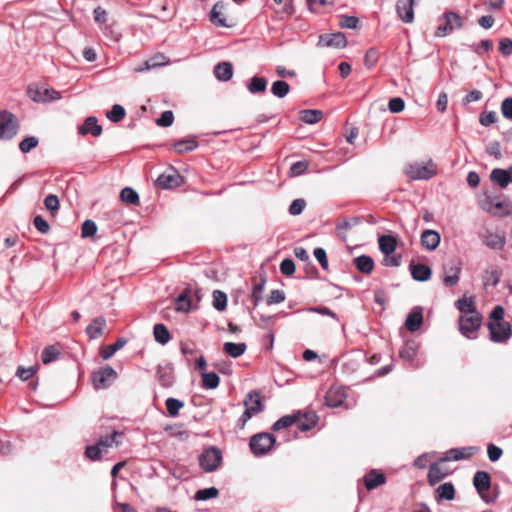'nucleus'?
Segmentation results:
<instances>
[{
  "label": "nucleus",
  "mask_w": 512,
  "mask_h": 512,
  "mask_svg": "<svg viewBox=\"0 0 512 512\" xmlns=\"http://www.w3.org/2000/svg\"><path fill=\"white\" fill-rule=\"evenodd\" d=\"M157 184L159 187L163 189H169L173 187H177L180 184V175L173 171V173H163L158 176Z\"/></svg>",
  "instance_id": "25"
},
{
  "label": "nucleus",
  "mask_w": 512,
  "mask_h": 512,
  "mask_svg": "<svg viewBox=\"0 0 512 512\" xmlns=\"http://www.w3.org/2000/svg\"><path fill=\"white\" fill-rule=\"evenodd\" d=\"M39 141L36 137L31 136L23 139L19 144L22 153H28L38 145Z\"/></svg>",
  "instance_id": "56"
},
{
  "label": "nucleus",
  "mask_w": 512,
  "mask_h": 512,
  "mask_svg": "<svg viewBox=\"0 0 512 512\" xmlns=\"http://www.w3.org/2000/svg\"><path fill=\"white\" fill-rule=\"evenodd\" d=\"M306 206L304 199H295L289 206V213L291 215H300Z\"/></svg>",
  "instance_id": "62"
},
{
  "label": "nucleus",
  "mask_w": 512,
  "mask_h": 512,
  "mask_svg": "<svg viewBox=\"0 0 512 512\" xmlns=\"http://www.w3.org/2000/svg\"><path fill=\"white\" fill-rule=\"evenodd\" d=\"M360 222L359 218L354 217L351 219H345L342 222L338 223L336 225V233L338 237H340L343 240H346V233L345 231L351 229L354 225L358 224Z\"/></svg>",
  "instance_id": "40"
},
{
  "label": "nucleus",
  "mask_w": 512,
  "mask_h": 512,
  "mask_svg": "<svg viewBox=\"0 0 512 512\" xmlns=\"http://www.w3.org/2000/svg\"><path fill=\"white\" fill-rule=\"evenodd\" d=\"M437 501L448 500L451 501L455 498V488L451 482L441 484L436 490Z\"/></svg>",
  "instance_id": "31"
},
{
  "label": "nucleus",
  "mask_w": 512,
  "mask_h": 512,
  "mask_svg": "<svg viewBox=\"0 0 512 512\" xmlns=\"http://www.w3.org/2000/svg\"><path fill=\"white\" fill-rule=\"evenodd\" d=\"M478 451L477 447H460V448H452L446 451L441 458V462L448 461H460L471 458Z\"/></svg>",
  "instance_id": "11"
},
{
  "label": "nucleus",
  "mask_w": 512,
  "mask_h": 512,
  "mask_svg": "<svg viewBox=\"0 0 512 512\" xmlns=\"http://www.w3.org/2000/svg\"><path fill=\"white\" fill-rule=\"evenodd\" d=\"M106 328V320L104 317H97L86 328V334L89 339L94 340L101 337Z\"/></svg>",
  "instance_id": "23"
},
{
  "label": "nucleus",
  "mask_w": 512,
  "mask_h": 512,
  "mask_svg": "<svg viewBox=\"0 0 512 512\" xmlns=\"http://www.w3.org/2000/svg\"><path fill=\"white\" fill-rule=\"evenodd\" d=\"M60 353H61L60 348L58 346H56V345L47 346L42 351V355H41L42 362L44 364H49V363L55 361L56 359H58V357L60 356Z\"/></svg>",
  "instance_id": "42"
},
{
  "label": "nucleus",
  "mask_w": 512,
  "mask_h": 512,
  "mask_svg": "<svg viewBox=\"0 0 512 512\" xmlns=\"http://www.w3.org/2000/svg\"><path fill=\"white\" fill-rule=\"evenodd\" d=\"M461 26L462 21L460 16L454 12H447L444 15V23L438 26L435 35L437 37H444Z\"/></svg>",
  "instance_id": "9"
},
{
  "label": "nucleus",
  "mask_w": 512,
  "mask_h": 512,
  "mask_svg": "<svg viewBox=\"0 0 512 512\" xmlns=\"http://www.w3.org/2000/svg\"><path fill=\"white\" fill-rule=\"evenodd\" d=\"M459 273H460V267L451 264L450 266L444 267V277H443V283L445 286L453 287L455 286L459 281Z\"/></svg>",
  "instance_id": "26"
},
{
  "label": "nucleus",
  "mask_w": 512,
  "mask_h": 512,
  "mask_svg": "<svg viewBox=\"0 0 512 512\" xmlns=\"http://www.w3.org/2000/svg\"><path fill=\"white\" fill-rule=\"evenodd\" d=\"M501 112L506 119L512 120V97H507L502 101Z\"/></svg>",
  "instance_id": "64"
},
{
  "label": "nucleus",
  "mask_w": 512,
  "mask_h": 512,
  "mask_svg": "<svg viewBox=\"0 0 512 512\" xmlns=\"http://www.w3.org/2000/svg\"><path fill=\"white\" fill-rule=\"evenodd\" d=\"M221 461V451L216 447H210L204 450L199 456V465L205 472H213L217 470Z\"/></svg>",
  "instance_id": "3"
},
{
  "label": "nucleus",
  "mask_w": 512,
  "mask_h": 512,
  "mask_svg": "<svg viewBox=\"0 0 512 512\" xmlns=\"http://www.w3.org/2000/svg\"><path fill=\"white\" fill-rule=\"evenodd\" d=\"M244 406L245 408H248L249 411H252L255 415L260 413L264 407L259 392H249L244 400Z\"/></svg>",
  "instance_id": "24"
},
{
  "label": "nucleus",
  "mask_w": 512,
  "mask_h": 512,
  "mask_svg": "<svg viewBox=\"0 0 512 512\" xmlns=\"http://www.w3.org/2000/svg\"><path fill=\"white\" fill-rule=\"evenodd\" d=\"M487 454L491 462H496L501 458L503 451L500 447L494 444H489L487 446Z\"/></svg>",
  "instance_id": "63"
},
{
  "label": "nucleus",
  "mask_w": 512,
  "mask_h": 512,
  "mask_svg": "<svg viewBox=\"0 0 512 512\" xmlns=\"http://www.w3.org/2000/svg\"><path fill=\"white\" fill-rule=\"evenodd\" d=\"M121 434L118 431H114L110 435L103 436L99 439V441L96 443L102 452H107V450L112 447L113 445L118 446L119 442L117 441V437Z\"/></svg>",
  "instance_id": "38"
},
{
  "label": "nucleus",
  "mask_w": 512,
  "mask_h": 512,
  "mask_svg": "<svg viewBox=\"0 0 512 512\" xmlns=\"http://www.w3.org/2000/svg\"><path fill=\"white\" fill-rule=\"evenodd\" d=\"M490 179L501 188H506L512 182V165L507 170L501 168L493 169L490 173Z\"/></svg>",
  "instance_id": "16"
},
{
  "label": "nucleus",
  "mask_w": 512,
  "mask_h": 512,
  "mask_svg": "<svg viewBox=\"0 0 512 512\" xmlns=\"http://www.w3.org/2000/svg\"><path fill=\"white\" fill-rule=\"evenodd\" d=\"M117 378V372L111 366H105L93 373L92 379L96 389L109 387Z\"/></svg>",
  "instance_id": "8"
},
{
  "label": "nucleus",
  "mask_w": 512,
  "mask_h": 512,
  "mask_svg": "<svg viewBox=\"0 0 512 512\" xmlns=\"http://www.w3.org/2000/svg\"><path fill=\"white\" fill-rule=\"evenodd\" d=\"M290 91V86L283 80H278L272 83L271 92L278 98H284Z\"/></svg>",
  "instance_id": "46"
},
{
  "label": "nucleus",
  "mask_w": 512,
  "mask_h": 512,
  "mask_svg": "<svg viewBox=\"0 0 512 512\" xmlns=\"http://www.w3.org/2000/svg\"><path fill=\"white\" fill-rule=\"evenodd\" d=\"M215 77L222 82L230 80L233 76V67L230 62L218 63L214 68Z\"/></svg>",
  "instance_id": "28"
},
{
  "label": "nucleus",
  "mask_w": 512,
  "mask_h": 512,
  "mask_svg": "<svg viewBox=\"0 0 512 512\" xmlns=\"http://www.w3.org/2000/svg\"><path fill=\"white\" fill-rule=\"evenodd\" d=\"M379 249L383 255L392 254L397 247V240L392 235H382L378 238Z\"/></svg>",
  "instance_id": "27"
},
{
  "label": "nucleus",
  "mask_w": 512,
  "mask_h": 512,
  "mask_svg": "<svg viewBox=\"0 0 512 512\" xmlns=\"http://www.w3.org/2000/svg\"><path fill=\"white\" fill-rule=\"evenodd\" d=\"M198 147V142L195 138L183 139L174 143V150L178 154L187 153L195 150Z\"/></svg>",
  "instance_id": "36"
},
{
  "label": "nucleus",
  "mask_w": 512,
  "mask_h": 512,
  "mask_svg": "<svg viewBox=\"0 0 512 512\" xmlns=\"http://www.w3.org/2000/svg\"><path fill=\"white\" fill-rule=\"evenodd\" d=\"M481 315L476 313H470L461 315L459 319V330L467 338H472L471 334L476 332L481 325Z\"/></svg>",
  "instance_id": "7"
},
{
  "label": "nucleus",
  "mask_w": 512,
  "mask_h": 512,
  "mask_svg": "<svg viewBox=\"0 0 512 512\" xmlns=\"http://www.w3.org/2000/svg\"><path fill=\"white\" fill-rule=\"evenodd\" d=\"M155 340L164 345L170 340V333L164 324H156L153 329Z\"/></svg>",
  "instance_id": "45"
},
{
  "label": "nucleus",
  "mask_w": 512,
  "mask_h": 512,
  "mask_svg": "<svg viewBox=\"0 0 512 512\" xmlns=\"http://www.w3.org/2000/svg\"><path fill=\"white\" fill-rule=\"evenodd\" d=\"M415 0H397L396 11L400 19L405 23H412L414 20Z\"/></svg>",
  "instance_id": "15"
},
{
  "label": "nucleus",
  "mask_w": 512,
  "mask_h": 512,
  "mask_svg": "<svg viewBox=\"0 0 512 512\" xmlns=\"http://www.w3.org/2000/svg\"><path fill=\"white\" fill-rule=\"evenodd\" d=\"M402 257L400 254L384 255L383 265L386 267H398L401 265Z\"/></svg>",
  "instance_id": "61"
},
{
  "label": "nucleus",
  "mask_w": 512,
  "mask_h": 512,
  "mask_svg": "<svg viewBox=\"0 0 512 512\" xmlns=\"http://www.w3.org/2000/svg\"><path fill=\"white\" fill-rule=\"evenodd\" d=\"M440 240V234L432 229L424 230L420 237L422 246L429 251L435 250L439 246Z\"/></svg>",
  "instance_id": "20"
},
{
  "label": "nucleus",
  "mask_w": 512,
  "mask_h": 512,
  "mask_svg": "<svg viewBox=\"0 0 512 512\" xmlns=\"http://www.w3.org/2000/svg\"><path fill=\"white\" fill-rule=\"evenodd\" d=\"M300 114V119L307 124L318 123L323 117V112L321 110L314 109L303 110Z\"/></svg>",
  "instance_id": "39"
},
{
  "label": "nucleus",
  "mask_w": 512,
  "mask_h": 512,
  "mask_svg": "<svg viewBox=\"0 0 512 512\" xmlns=\"http://www.w3.org/2000/svg\"><path fill=\"white\" fill-rule=\"evenodd\" d=\"M267 87V81L263 77L254 76L251 78L247 89L250 93L256 94L261 93L266 90Z\"/></svg>",
  "instance_id": "41"
},
{
  "label": "nucleus",
  "mask_w": 512,
  "mask_h": 512,
  "mask_svg": "<svg viewBox=\"0 0 512 512\" xmlns=\"http://www.w3.org/2000/svg\"><path fill=\"white\" fill-rule=\"evenodd\" d=\"M78 133L82 136L91 134L98 137L102 133V127L98 124L97 118L89 116L85 119L84 123L78 127Z\"/></svg>",
  "instance_id": "21"
},
{
  "label": "nucleus",
  "mask_w": 512,
  "mask_h": 512,
  "mask_svg": "<svg viewBox=\"0 0 512 512\" xmlns=\"http://www.w3.org/2000/svg\"><path fill=\"white\" fill-rule=\"evenodd\" d=\"M447 472H443L439 463H433L429 467L427 480L430 485H435L447 476Z\"/></svg>",
  "instance_id": "34"
},
{
  "label": "nucleus",
  "mask_w": 512,
  "mask_h": 512,
  "mask_svg": "<svg viewBox=\"0 0 512 512\" xmlns=\"http://www.w3.org/2000/svg\"><path fill=\"white\" fill-rule=\"evenodd\" d=\"M224 9V5L221 2L216 3L210 12V21L218 26V27H230L229 24L226 23V19L223 15L222 10Z\"/></svg>",
  "instance_id": "29"
},
{
  "label": "nucleus",
  "mask_w": 512,
  "mask_h": 512,
  "mask_svg": "<svg viewBox=\"0 0 512 512\" xmlns=\"http://www.w3.org/2000/svg\"><path fill=\"white\" fill-rule=\"evenodd\" d=\"M354 264L356 268L365 274H369L373 271L374 261L370 256L361 255L354 259Z\"/></svg>",
  "instance_id": "33"
},
{
  "label": "nucleus",
  "mask_w": 512,
  "mask_h": 512,
  "mask_svg": "<svg viewBox=\"0 0 512 512\" xmlns=\"http://www.w3.org/2000/svg\"><path fill=\"white\" fill-rule=\"evenodd\" d=\"M434 165L431 160L427 163L414 162L407 166L406 174L412 180H429L435 175Z\"/></svg>",
  "instance_id": "2"
},
{
  "label": "nucleus",
  "mask_w": 512,
  "mask_h": 512,
  "mask_svg": "<svg viewBox=\"0 0 512 512\" xmlns=\"http://www.w3.org/2000/svg\"><path fill=\"white\" fill-rule=\"evenodd\" d=\"M275 437L267 432L258 433L253 435L250 439L249 446L251 452L259 457L266 455L275 444Z\"/></svg>",
  "instance_id": "1"
},
{
  "label": "nucleus",
  "mask_w": 512,
  "mask_h": 512,
  "mask_svg": "<svg viewBox=\"0 0 512 512\" xmlns=\"http://www.w3.org/2000/svg\"><path fill=\"white\" fill-rule=\"evenodd\" d=\"M97 232V225L92 220H85L82 224L81 235L83 238L92 237Z\"/></svg>",
  "instance_id": "54"
},
{
  "label": "nucleus",
  "mask_w": 512,
  "mask_h": 512,
  "mask_svg": "<svg viewBox=\"0 0 512 512\" xmlns=\"http://www.w3.org/2000/svg\"><path fill=\"white\" fill-rule=\"evenodd\" d=\"M219 494V491L215 487H209L205 489H200L195 493L194 499L197 501H206L212 498H216Z\"/></svg>",
  "instance_id": "48"
},
{
  "label": "nucleus",
  "mask_w": 512,
  "mask_h": 512,
  "mask_svg": "<svg viewBox=\"0 0 512 512\" xmlns=\"http://www.w3.org/2000/svg\"><path fill=\"white\" fill-rule=\"evenodd\" d=\"M191 301L186 294H181L175 302V309L179 312H188L190 310Z\"/></svg>",
  "instance_id": "57"
},
{
  "label": "nucleus",
  "mask_w": 512,
  "mask_h": 512,
  "mask_svg": "<svg viewBox=\"0 0 512 512\" xmlns=\"http://www.w3.org/2000/svg\"><path fill=\"white\" fill-rule=\"evenodd\" d=\"M120 198L123 202L128 204L137 205L139 204L138 193L131 187H125L121 190Z\"/></svg>",
  "instance_id": "47"
},
{
  "label": "nucleus",
  "mask_w": 512,
  "mask_h": 512,
  "mask_svg": "<svg viewBox=\"0 0 512 512\" xmlns=\"http://www.w3.org/2000/svg\"><path fill=\"white\" fill-rule=\"evenodd\" d=\"M457 309L461 312L462 315L476 313L475 305L473 298L462 297L456 302Z\"/></svg>",
  "instance_id": "44"
},
{
  "label": "nucleus",
  "mask_w": 512,
  "mask_h": 512,
  "mask_svg": "<svg viewBox=\"0 0 512 512\" xmlns=\"http://www.w3.org/2000/svg\"><path fill=\"white\" fill-rule=\"evenodd\" d=\"M127 341L124 338H119L114 344L107 345L100 350V355L104 360L110 359L118 350L126 345Z\"/></svg>",
  "instance_id": "35"
},
{
  "label": "nucleus",
  "mask_w": 512,
  "mask_h": 512,
  "mask_svg": "<svg viewBox=\"0 0 512 512\" xmlns=\"http://www.w3.org/2000/svg\"><path fill=\"white\" fill-rule=\"evenodd\" d=\"M473 485L483 501L486 503H490L492 501L486 496V492L491 486V477L489 473L485 471H477L473 477Z\"/></svg>",
  "instance_id": "10"
},
{
  "label": "nucleus",
  "mask_w": 512,
  "mask_h": 512,
  "mask_svg": "<svg viewBox=\"0 0 512 512\" xmlns=\"http://www.w3.org/2000/svg\"><path fill=\"white\" fill-rule=\"evenodd\" d=\"M213 307L217 311H224L227 307V296L224 292L220 290H215L213 292Z\"/></svg>",
  "instance_id": "49"
},
{
  "label": "nucleus",
  "mask_w": 512,
  "mask_h": 512,
  "mask_svg": "<svg viewBox=\"0 0 512 512\" xmlns=\"http://www.w3.org/2000/svg\"><path fill=\"white\" fill-rule=\"evenodd\" d=\"M173 121H174L173 112L170 110H166L156 120V124L161 127H169L173 124Z\"/></svg>",
  "instance_id": "58"
},
{
  "label": "nucleus",
  "mask_w": 512,
  "mask_h": 512,
  "mask_svg": "<svg viewBox=\"0 0 512 512\" xmlns=\"http://www.w3.org/2000/svg\"><path fill=\"white\" fill-rule=\"evenodd\" d=\"M125 109L119 104L112 106L111 110L106 114L107 118L114 123L120 122L125 117Z\"/></svg>",
  "instance_id": "50"
},
{
  "label": "nucleus",
  "mask_w": 512,
  "mask_h": 512,
  "mask_svg": "<svg viewBox=\"0 0 512 512\" xmlns=\"http://www.w3.org/2000/svg\"><path fill=\"white\" fill-rule=\"evenodd\" d=\"M202 385L206 389H215L219 386L220 378L215 372H201Z\"/></svg>",
  "instance_id": "43"
},
{
  "label": "nucleus",
  "mask_w": 512,
  "mask_h": 512,
  "mask_svg": "<svg viewBox=\"0 0 512 512\" xmlns=\"http://www.w3.org/2000/svg\"><path fill=\"white\" fill-rule=\"evenodd\" d=\"M483 241L490 249L501 250L505 246L506 236L504 232H492L487 230Z\"/></svg>",
  "instance_id": "18"
},
{
  "label": "nucleus",
  "mask_w": 512,
  "mask_h": 512,
  "mask_svg": "<svg viewBox=\"0 0 512 512\" xmlns=\"http://www.w3.org/2000/svg\"><path fill=\"white\" fill-rule=\"evenodd\" d=\"M28 95L34 102H50L61 99L60 92L53 88L38 87L30 85Z\"/></svg>",
  "instance_id": "6"
},
{
  "label": "nucleus",
  "mask_w": 512,
  "mask_h": 512,
  "mask_svg": "<svg viewBox=\"0 0 512 512\" xmlns=\"http://www.w3.org/2000/svg\"><path fill=\"white\" fill-rule=\"evenodd\" d=\"M364 485L368 491L383 485L386 482V476L375 469L370 470L363 478Z\"/></svg>",
  "instance_id": "22"
},
{
  "label": "nucleus",
  "mask_w": 512,
  "mask_h": 512,
  "mask_svg": "<svg viewBox=\"0 0 512 512\" xmlns=\"http://www.w3.org/2000/svg\"><path fill=\"white\" fill-rule=\"evenodd\" d=\"M295 415L294 425L296 428L302 432L308 431L312 429L318 421V416L315 412H305L303 414L297 413Z\"/></svg>",
  "instance_id": "13"
},
{
  "label": "nucleus",
  "mask_w": 512,
  "mask_h": 512,
  "mask_svg": "<svg viewBox=\"0 0 512 512\" xmlns=\"http://www.w3.org/2000/svg\"><path fill=\"white\" fill-rule=\"evenodd\" d=\"M346 398V392L343 387L331 386L325 395V403L327 406L336 408L343 404Z\"/></svg>",
  "instance_id": "14"
},
{
  "label": "nucleus",
  "mask_w": 512,
  "mask_h": 512,
  "mask_svg": "<svg viewBox=\"0 0 512 512\" xmlns=\"http://www.w3.org/2000/svg\"><path fill=\"white\" fill-rule=\"evenodd\" d=\"M44 205L45 208L51 213V215H55L59 210V199L56 195L50 194L44 199Z\"/></svg>",
  "instance_id": "52"
},
{
  "label": "nucleus",
  "mask_w": 512,
  "mask_h": 512,
  "mask_svg": "<svg viewBox=\"0 0 512 512\" xmlns=\"http://www.w3.org/2000/svg\"><path fill=\"white\" fill-rule=\"evenodd\" d=\"M285 300V293L282 290L274 289L270 292L267 298L268 305L282 303Z\"/></svg>",
  "instance_id": "59"
},
{
  "label": "nucleus",
  "mask_w": 512,
  "mask_h": 512,
  "mask_svg": "<svg viewBox=\"0 0 512 512\" xmlns=\"http://www.w3.org/2000/svg\"><path fill=\"white\" fill-rule=\"evenodd\" d=\"M18 128L19 125L16 117L6 110H1L0 138L5 140L12 139L17 134Z\"/></svg>",
  "instance_id": "4"
},
{
  "label": "nucleus",
  "mask_w": 512,
  "mask_h": 512,
  "mask_svg": "<svg viewBox=\"0 0 512 512\" xmlns=\"http://www.w3.org/2000/svg\"><path fill=\"white\" fill-rule=\"evenodd\" d=\"M295 415H286L278 419L272 426L274 431H279L283 428L290 427L294 425Z\"/></svg>",
  "instance_id": "53"
},
{
  "label": "nucleus",
  "mask_w": 512,
  "mask_h": 512,
  "mask_svg": "<svg viewBox=\"0 0 512 512\" xmlns=\"http://www.w3.org/2000/svg\"><path fill=\"white\" fill-rule=\"evenodd\" d=\"M183 406L184 403L176 398L170 397L166 400L167 412L171 417H176Z\"/></svg>",
  "instance_id": "51"
},
{
  "label": "nucleus",
  "mask_w": 512,
  "mask_h": 512,
  "mask_svg": "<svg viewBox=\"0 0 512 512\" xmlns=\"http://www.w3.org/2000/svg\"><path fill=\"white\" fill-rule=\"evenodd\" d=\"M411 276L419 282L427 281L431 278V268L425 264L415 263L413 260L409 264Z\"/></svg>",
  "instance_id": "19"
},
{
  "label": "nucleus",
  "mask_w": 512,
  "mask_h": 512,
  "mask_svg": "<svg viewBox=\"0 0 512 512\" xmlns=\"http://www.w3.org/2000/svg\"><path fill=\"white\" fill-rule=\"evenodd\" d=\"M318 45L321 47L344 48L347 45L346 37L343 33L324 34L319 36Z\"/></svg>",
  "instance_id": "12"
},
{
  "label": "nucleus",
  "mask_w": 512,
  "mask_h": 512,
  "mask_svg": "<svg viewBox=\"0 0 512 512\" xmlns=\"http://www.w3.org/2000/svg\"><path fill=\"white\" fill-rule=\"evenodd\" d=\"M423 324V310L421 307L416 306L407 315L405 320V327L410 332H415L421 328Z\"/></svg>",
  "instance_id": "17"
},
{
  "label": "nucleus",
  "mask_w": 512,
  "mask_h": 512,
  "mask_svg": "<svg viewBox=\"0 0 512 512\" xmlns=\"http://www.w3.org/2000/svg\"><path fill=\"white\" fill-rule=\"evenodd\" d=\"M418 352V345L414 341L406 342L399 350V356L405 361L411 362Z\"/></svg>",
  "instance_id": "32"
},
{
  "label": "nucleus",
  "mask_w": 512,
  "mask_h": 512,
  "mask_svg": "<svg viewBox=\"0 0 512 512\" xmlns=\"http://www.w3.org/2000/svg\"><path fill=\"white\" fill-rule=\"evenodd\" d=\"M264 286H265L264 280L259 283H256L253 286L251 298L253 300L254 306H257L260 303V301L262 300V292L264 290Z\"/></svg>",
  "instance_id": "60"
},
{
  "label": "nucleus",
  "mask_w": 512,
  "mask_h": 512,
  "mask_svg": "<svg viewBox=\"0 0 512 512\" xmlns=\"http://www.w3.org/2000/svg\"><path fill=\"white\" fill-rule=\"evenodd\" d=\"M158 381L163 387H170L174 382V372L172 367L159 366L157 369Z\"/></svg>",
  "instance_id": "30"
},
{
  "label": "nucleus",
  "mask_w": 512,
  "mask_h": 512,
  "mask_svg": "<svg viewBox=\"0 0 512 512\" xmlns=\"http://www.w3.org/2000/svg\"><path fill=\"white\" fill-rule=\"evenodd\" d=\"M490 340L495 343H504L512 335L511 326L506 321L489 322Z\"/></svg>",
  "instance_id": "5"
},
{
  "label": "nucleus",
  "mask_w": 512,
  "mask_h": 512,
  "mask_svg": "<svg viewBox=\"0 0 512 512\" xmlns=\"http://www.w3.org/2000/svg\"><path fill=\"white\" fill-rule=\"evenodd\" d=\"M494 211H497L498 215H510L512 213V203L510 201H495Z\"/></svg>",
  "instance_id": "55"
},
{
  "label": "nucleus",
  "mask_w": 512,
  "mask_h": 512,
  "mask_svg": "<svg viewBox=\"0 0 512 512\" xmlns=\"http://www.w3.org/2000/svg\"><path fill=\"white\" fill-rule=\"evenodd\" d=\"M223 349L229 356H231L233 358H237L245 353L246 344L245 343L226 342L223 345Z\"/></svg>",
  "instance_id": "37"
}]
</instances>
